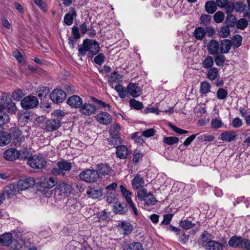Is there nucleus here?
Wrapping results in <instances>:
<instances>
[{
	"mask_svg": "<svg viewBox=\"0 0 250 250\" xmlns=\"http://www.w3.org/2000/svg\"><path fill=\"white\" fill-rule=\"evenodd\" d=\"M100 50V46L98 42L95 40L85 39L83 41V44L79 45L78 51L82 56H85L86 52L92 55H95L98 53Z\"/></svg>",
	"mask_w": 250,
	"mask_h": 250,
	"instance_id": "1",
	"label": "nucleus"
},
{
	"mask_svg": "<svg viewBox=\"0 0 250 250\" xmlns=\"http://www.w3.org/2000/svg\"><path fill=\"white\" fill-rule=\"evenodd\" d=\"M137 197L139 200L145 201V205L147 206L154 205L157 202L154 195L150 192H147L146 188L140 189L137 192Z\"/></svg>",
	"mask_w": 250,
	"mask_h": 250,
	"instance_id": "2",
	"label": "nucleus"
},
{
	"mask_svg": "<svg viewBox=\"0 0 250 250\" xmlns=\"http://www.w3.org/2000/svg\"><path fill=\"white\" fill-rule=\"evenodd\" d=\"M57 166V167L52 168L51 173L54 175L63 176L65 175V172L69 171L72 167L71 163L64 160L58 162Z\"/></svg>",
	"mask_w": 250,
	"mask_h": 250,
	"instance_id": "3",
	"label": "nucleus"
},
{
	"mask_svg": "<svg viewBox=\"0 0 250 250\" xmlns=\"http://www.w3.org/2000/svg\"><path fill=\"white\" fill-rule=\"evenodd\" d=\"M71 191V187L70 185L62 183L60 184L51 190L52 194L54 195L55 198L57 200H61L62 198L64 197L66 194L70 193Z\"/></svg>",
	"mask_w": 250,
	"mask_h": 250,
	"instance_id": "4",
	"label": "nucleus"
},
{
	"mask_svg": "<svg viewBox=\"0 0 250 250\" xmlns=\"http://www.w3.org/2000/svg\"><path fill=\"white\" fill-rule=\"evenodd\" d=\"M27 164L34 169H42L46 165L44 158L40 155H34L28 158Z\"/></svg>",
	"mask_w": 250,
	"mask_h": 250,
	"instance_id": "5",
	"label": "nucleus"
},
{
	"mask_svg": "<svg viewBox=\"0 0 250 250\" xmlns=\"http://www.w3.org/2000/svg\"><path fill=\"white\" fill-rule=\"evenodd\" d=\"M81 180L87 183H94L99 179V175L95 170L86 169L82 171L79 175Z\"/></svg>",
	"mask_w": 250,
	"mask_h": 250,
	"instance_id": "6",
	"label": "nucleus"
},
{
	"mask_svg": "<svg viewBox=\"0 0 250 250\" xmlns=\"http://www.w3.org/2000/svg\"><path fill=\"white\" fill-rule=\"evenodd\" d=\"M39 101L35 96L30 95L24 97L21 102V106L24 109H29L36 107Z\"/></svg>",
	"mask_w": 250,
	"mask_h": 250,
	"instance_id": "7",
	"label": "nucleus"
},
{
	"mask_svg": "<svg viewBox=\"0 0 250 250\" xmlns=\"http://www.w3.org/2000/svg\"><path fill=\"white\" fill-rule=\"evenodd\" d=\"M120 189L126 201L128 204L129 207L132 208L134 214L136 216L138 215V212L137 209L131 198L132 193L130 191L127 190V189L123 185L120 186Z\"/></svg>",
	"mask_w": 250,
	"mask_h": 250,
	"instance_id": "8",
	"label": "nucleus"
},
{
	"mask_svg": "<svg viewBox=\"0 0 250 250\" xmlns=\"http://www.w3.org/2000/svg\"><path fill=\"white\" fill-rule=\"evenodd\" d=\"M66 97V93L61 89H54L50 95L51 100L56 104L62 102Z\"/></svg>",
	"mask_w": 250,
	"mask_h": 250,
	"instance_id": "9",
	"label": "nucleus"
},
{
	"mask_svg": "<svg viewBox=\"0 0 250 250\" xmlns=\"http://www.w3.org/2000/svg\"><path fill=\"white\" fill-rule=\"evenodd\" d=\"M35 180L31 177H28L20 179L17 184V187L20 190H25L32 188L34 186Z\"/></svg>",
	"mask_w": 250,
	"mask_h": 250,
	"instance_id": "10",
	"label": "nucleus"
},
{
	"mask_svg": "<svg viewBox=\"0 0 250 250\" xmlns=\"http://www.w3.org/2000/svg\"><path fill=\"white\" fill-rule=\"evenodd\" d=\"M61 125V121L59 118L50 119L45 122L44 125V129L47 131L57 130Z\"/></svg>",
	"mask_w": 250,
	"mask_h": 250,
	"instance_id": "11",
	"label": "nucleus"
},
{
	"mask_svg": "<svg viewBox=\"0 0 250 250\" xmlns=\"http://www.w3.org/2000/svg\"><path fill=\"white\" fill-rule=\"evenodd\" d=\"M79 110L82 114L86 116H89L95 113L96 110V107L92 104L84 103L82 104Z\"/></svg>",
	"mask_w": 250,
	"mask_h": 250,
	"instance_id": "12",
	"label": "nucleus"
},
{
	"mask_svg": "<svg viewBox=\"0 0 250 250\" xmlns=\"http://www.w3.org/2000/svg\"><path fill=\"white\" fill-rule=\"evenodd\" d=\"M66 206L68 212L74 213L79 211L81 208V204L76 199L70 198L68 200Z\"/></svg>",
	"mask_w": 250,
	"mask_h": 250,
	"instance_id": "13",
	"label": "nucleus"
},
{
	"mask_svg": "<svg viewBox=\"0 0 250 250\" xmlns=\"http://www.w3.org/2000/svg\"><path fill=\"white\" fill-rule=\"evenodd\" d=\"M4 157L9 161H13L17 159H22L20 152L15 148H10L5 151Z\"/></svg>",
	"mask_w": 250,
	"mask_h": 250,
	"instance_id": "14",
	"label": "nucleus"
},
{
	"mask_svg": "<svg viewBox=\"0 0 250 250\" xmlns=\"http://www.w3.org/2000/svg\"><path fill=\"white\" fill-rule=\"evenodd\" d=\"M208 53L212 55H218L220 53V44L216 40H211L208 46Z\"/></svg>",
	"mask_w": 250,
	"mask_h": 250,
	"instance_id": "15",
	"label": "nucleus"
},
{
	"mask_svg": "<svg viewBox=\"0 0 250 250\" xmlns=\"http://www.w3.org/2000/svg\"><path fill=\"white\" fill-rule=\"evenodd\" d=\"M237 136L234 130H228L222 133L219 136V139L223 141L228 142L234 141Z\"/></svg>",
	"mask_w": 250,
	"mask_h": 250,
	"instance_id": "16",
	"label": "nucleus"
},
{
	"mask_svg": "<svg viewBox=\"0 0 250 250\" xmlns=\"http://www.w3.org/2000/svg\"><path fill=\"white\" fill-rule=\"evenodd\" d=\"M17 186L15 184H10L6 186L3 190L2 194L4 197L11 198L16 195L17 192Z\"/></svg>",
	"mask_w": 250,
	"mask_h": 250,
	"instance_id": "17",
	"label": "nucleus"
},
{
	"mask_svg": "<svg viewBox=\"0 0 250 250\" xmlns=\"http://www.w3.org/2000/svg\"><path fill=\"white\" fill-rule=\"evenodd\" d=\"M96 120L100 124L108 125L111 122V116L107 113L102 112L95 116Z\"/></svg>",
	"mask_w": 250,
	"mask_h": 250,
	"instance_id": "18",
	"label": "nucleus"
},
{
	"mask_svg": "<svg viewBox=\"0 0 250 250\" xmlns=\"http://www.w3.org/2000/svg\"><path fill=\"white\" fill-rule=\"evenodd\" d=\"M67 103L72 107L80 108L83 104V100L80 97L77 95H73L68 98Z\"/></svg>",
	"mask_w": 250,
	"mask_h": 250,
	"instance_id": "19",
	"label": "nucleus"
},
{
	"mask_svg": "<svg viewBox=\"0 0 250 250\" xmlns=\"http://www.w3.org/2000/svg\"><path fill=\"white\" fill-rule=\"evenodd\" d=\"M13 237L11 233H4L0 235V245L8 247L13 242Z\"/></svg>",
	"mask_w": 250,
	"mask_h": 250,
	"instance_id": "20",
	"label": "nucleus"
},
{
	"mask_svg": "<svg viewBox=\"0 0 250 250\" xmlns=\"http://www.w3.org/2000/svg\"><path fill=\"white\" fill-rule=\"evenodd\" d=\"M77 16L76 12L75 9L71 7L69 12L66 14L64 17L63 21L67 25L70 26L72 24L74 18Z\"/></svg>",
	"mask_w": 250,
	"mask_h": 250,
	"instance_id": "21",
	"label": "nucleus"
},
{
	"mask_svg": "<svg viewBox=\"0 0 250 250\" xmlns=\"http://www.w3.org/2000/svg\"><path fill=\"white\" fill-rule=\"evenodd\" d=\"M144 184V178L138 174L135 176L131 182L132 186L135 189H142Z\"/></svg>",
	"mask_w": 250,
	"mask_h": 250,
	"instance_id": "22",
	"label": "nucleus"
},
{
	"mask_svg": "<svg viewBox=\"0 0 250 250\" xmlns=\"http://www.w3.org/2000/svg\"><path fill=\"white\" fill-rule=\"evenodd\" d=\"M206 250H223V245L216 241H208L204 245Z\"/></svg>",
	"mask_w": 250,
	"mask_h": 250,
	"instance_id": "23",
	"label": "nucleus"
},
{
	"mask_svg": "<svg viewBox=\"0 0 250 250\" xmlns=\"http://www.w3.org/2000/svg\"><path fill=\"white\" fill-rule=\"evenodd\" d=\"M116 154L119 158L125 159L128 154V150L125 146H119L116 147Z\"/></svg>",
	"mask_w": 250,
	"mask_h": 250,
	"instance_id": "24",
	"label": "nucleus"
},
{
	"mask_svg": "<svg viewBox=\"0 0 250 250\" xmlns=\"http://www.w3.org/2000/svg\"><path fill=\"white\" fill-rule=\"evenodd\" d=\"M96 172L99 175L103 176L109 174L111 170V167L107 164H101L97 166Z\"/></svg>",
	"mask_w": 250,
	"mask_h": 250,
	"instance_id": "25",
	"label": "nucleus"
},
{
	"mask_svg": "<svg viewBox=\"0 0 250 250\" xmlns=\"http://www.w3.org/2000/svg\"><path fill=\"white\" fill-rule=\"evenodd\" d=\"M86 193L92 198H98L102 196V190L100 188H89L86 190Z\"/></svg>",
	"mask_w": 250,
	"mask_h": 250,
	"instance_id": "26",
	"label": "nucleus"
},
{
	"mask_svg": "<svg viewBox=\"0 0 250 250\" xmlns=\"http://www.w3.org/2000/svg\"><path fill=\"white\" fill-rule=\"evenodd\" d=\"M12 138V135L7 132H0V146H5L9 144Z\"/></svg>",
	"mask_w": 250,
	"mask_h": 250,
	"instance_id": "27",
	"label": "nucleus"
},
{
	"mask_svg": "<svg viewBox=\"0 0 250 250\" xmlns=\"http://www.w3.org/2000/svg\"><path fill=\"white\" fill-rule=\"evenodd\" d=\"M57 184V181L53 178H44L41 183V187L43 188H50Z\"/></svg>",
	"mask_w": 250,
	"mask_h": 250,
	"instance_id": "28",
	"label": "nucleus"
},
{
	"mask_svg": "<svg viewBox=\"0 0 250 250\" xmlns=\"http://www.w3.org/2000/svg\"><path fill=\"white\" fill-rule=\"evenodd\" d=\"M127 89L128 93L133 97H137L141 94V91L134 83H130L127 86Z\"/></svg>",
	"mask_w": 250,
	"mask_h": 250,
	"instance_id": "29",
	"label": "nucleus"
},
{
	"mask_svg": "<svg viewBox=\"0 0 250 250\" xmlns=\"http://www.w3.org/2000/svg\"><path fill=\"white\" fill-rule=\"evenodd\" d=\"M231 46L232 44L229 40L226 39L223 40L220 44V53H227L230 49Z\"/></svg>",
	"mask_w": 250,
	"mask_h": 250,
	"instance_id": "30",
	"label": "nucleus"
},
{
	"mask_svg": "<svg viewBox=\"0 0 250 250\" xmlns=\"http://www.w3.org/2000/svg\"><path fill=\"white\" fill-rule=\"evenodd\" d=\"M241 239L242 237L234 235L229 239L228 245L231 248H240Z\"/></svg>",
	"mask_w": 250,
	"mask_h": 250,
	"instance_id": "31",
	"label": "nucleus"
},
{
	"mask_svg": "<svg viewBox=\"0 0 250 250\" xmlns=\"http://www.w3.org/2000/svg\"><path fill=\"white\" fill-rule=\"evenodd\" d=\"M216 1L218 6L225 8L228 12L234 10V6L231 3L229 2L228 0H216Z\"/></svg>",
	"mask_w": 250,
	"mask_h": 250,
	"instance_id": "32",
	"label": "nucleus"
},
{
	"mask_svg": "<svg viewBox=\"0 0 250 250\" xmlns=\"http://www.w3.org/2000/svg\"><path fill=\"white\" fill-rule=\"evenodd\" d=\"M217 5L213 0L207 1L205 5L206 11L209 14L214 13L217 10Z\"/></svg>",
	"mask_w": 250,
	"mask_h": 250,
	"instance_id": "33",
	"label": "nucleus"
},
{
	"mask_svg": "<svg viewBox=\"0 0 250 250\" xmlns=\"http://www.w3.org/2000/svg\"><path fill=\"white\" fill-rule=\"evenodd\" d=\"M206 32L204 28L198 27L196 28L193 32L195 38L198 40H202L205 37Z\"/></svg>",
	"mask_w": 250,
	"mask_h": 250,
	"instance_id": "34",
	"label": "nucleus"
},
{
	"mask_svg": "<svg viewBox=\"0 0 250 250\" xmlns=\"http://www.w3.org/2000/svg\"><path fill=\"white\" fill-rule=\"evenodd\" d=\"M207 78L213 81L216 79L219 76V71L216 67H212L208 70L207 74Z\"/></svg>",
	"mask_w": 250,
	"mask_h": 250,
	"instance_id": "35",
	"label": "nucleus"
},
{
	"mask_svg": "<svg viewBox=\"0 0 250 250\" xmlns=\"http://www.w3.org/2000/svg\"><path fill=\"white\" fill-rule=\"evenodd\" d=\"M119 227L123 230V234L124 235L128 234L132 232V225L129 223L123 221L119 225Z\"/></svg>",
	"mask_w": 250,
	"mask_h": 250,
	"instance_id": "36",
	"label": "nucleus"
},
{
	"mask_svg": "<svg viewBox=\"0 0 250 250\" xmlns=\"http://www.w3.org/2000/svg\"><path fill=\"white\" fill-rule=\"evenodd\" d=\"M115 89L118 93L119 97L122 98H125L128 93V89L120 84L116 85Z\"/></svg>",
	"mask_w": 250,
	"mask_h": 250,
	"instance_id": "37",
	"label": "nucleus"
},
{
	"mask_svg": "<svg viewBox=\"0 0 250 250\" xmlns=\"http://www.w3.org/2000/svg\"><path fill=\"white\" fill-rule=\"evenodd\" d=\"M108 143L111 146H113L121 144L122 139L120 135H110V138L108 139Z\"/></svg>",
	"mask_w": 250,
	"mask_h": 250,
	"instance_id": "38",
	"label": "nucleus"
},
{
	"mask_svg": "<svg viewBox=\"0 0 250 250\" xmlns=\"http://www.w3.org/2000/svg\"><path fill=\"white\" fill-rule=\"evenodd\" d=\"M214 60L211 56H208L203 61L202 66L205 69H210L212 67Z\"/></svg>",
	"mask_w": 250,
	"mask_h": 250,
	"instance_id": "39",
	"label": "nucleus"
},
{
	"mask_svg": "<svg viewBox=\"0 0 250 250\" xmlns=\"http://www.w3.org/2000/svg\"><path fill=\"white\" fill-rule=\"evenodd\" d=\"M197 136V139L199 141H202L205 142H212L214 140L215 137L211 135L202 134L201 133L196 134Z\"/></svg>",
	"mask_w": 250,
	"mask_h": 250,
	"instance_id": "40",
	"label": "nucleus"
},
{
	"mask_svg": "<svg viewBox=\"0 0 250 250\" xmlns=\"http://www.w3.org/2000/svg\"><path fill=\"white\" fill-rule=\"evenodd\" d=\"M237 19L236 17L232 14H228L226 17L225 23L226 25L232 27L236 24Z\"/></svg>",
	"mask_w": 250,
	"mask_h": 250,
	"instance_id": "41",
	"label": "nucleus"
},
{
	"mask_svg": "<svg viewBox=\"0 0 250 250\" xmlns=\"http://www.w3.org/2000/svg\"><path fill=\"white\" fill-rule=\"evenodd\" d=\"M50 92V89L47 86H42L39 88L37 91L38 96L40 99H42L46 97Z\"/></svg>",
	"mask_w": 250,
	"mask_h": 250,
	"instance_id": "42",
	"label": "nucleus"
},
{
	"mask_svg": "<svg viewBox=\"0 0 250 250\" xmlns=\"http://www.w3.org/2000/svg\"><path fill=\"white\" fill-rule=\"evenodd\" d=\"M113 210L115 214H123L126 211V208L123 207L120 203H116Z\"/></svg>",
	"mask_w": 250,
	"mask_h": 250,
	"instance_id": "43",
	"label": "nucleus"
},
{
	"mask_svg": "<svg viewBox=\"0 0 250 250\" xmlns=\"http://www.w3.org/2000/svg\"><path fill=\"white\" fill-rule=\"evenodd\" d=\"M211 86L210 84L205 81L201 83L200 91L202 94H206L210 91Z\"/></svg>",
	"mask_w": 250,
	"mask_h": 250,
	"instance_id": "44",
	"label": "nucleus"
},
{
	"mask_svg": "<svg viewBox=\"0 0 250 250\" xmlns=\"http://www.w3.org/2000/svg\"><path fill=\"white\" fill-rule=\"evenodd\" d=\"M229 27L227 25L222 27L220 30L218 31V35L219 36L223 38L228 37L230 33Z\"/></svg>",
	"mask_w": 250,
	"mask_h": 250,
	"instance_id": "45",
	"label": "nucleus"
},
{
	"mask_svg": "<svg viewBox=\"0 0 250 250\" xmlns=\"http://www.w3.org/2000/svg\"><path fill=\"white\" fill-rule=\"evenodd\" d=\"M211 21V16L207 14H202L200 17V23L204 26H208Z\"/></svg>",
	"mask_w": 250,
	"mask_h": 250,
	"instance_id": "46",
	"label": "nucleus"
},
{
	"mask_svg": "<svg viewBox=\"0 0 250 250\" xmlns=\"http://www.w3.org/2000/svg\"><path fill=\"white\" fill-rule=\"evenodd\" d=\"M179 138L176 137H165L164 138L163 142L167 145H173L177 144Z\"/></svg>",
	"mask_w": 250,
	"mask_h": 250,
	"instance_id": "47",
	"label": "nucleus"
},
{
	"mask_svg": "<svg viewBox=\"0 0 250 250\" xmlns=\"http://www.w3.org/2000/svg\"><path fill=\"white\" fill-rule=\"evenodd\" d=\"M228 91L224 88H220L216 92V97L219 100H225L227 97Z\"/></svg>",
	"mask_w": 250,
	"mask_h": 250,
	"instance_id": "48",
	"label": "nucleus"
},
{
	"mask_svg": "<svg viewBox=\"0 0 250 250\" xmlns=\"http://www.w3.org/2000/svg\"><path fill=\"white\" fill-rule=\"evenodd\" d=\"M144 157V154L141 153L139 150L136 149L133 154L132 161L135 164H137L140 160Z\"/></svg>",
	"mask_w": 250,
	"mask_h": 250,
	"instance_id": "49",
	"label": "nucleus"
},
{
	"mask_svg": "<svg viewBox=\"0 0 250 250\" xmlns=\"http://www.w3.org/2000/svg\"><path fill=\"white\" fill-rule=\"evenodd\" d=\"M122 76L116 71L112 72L110 77L109 82L114 83H119L122 81Z\"/></svg>",
	"mask_w": 250,
	"mask_h": 250,
	"instance_id": "50",
	"label": "nucleus"
},
{
	"mask_svg": "<svg viewBox=\"0 0 250 250\" xmlns=\"http://www.w3.org/2000/svg\"><path fill=\"white\" fill-rule=\"evenodd\" d=\"M11 132L12 133L13 138L15 140H17L18 142L21 140V131L16 127H13L11 128Z\"/></svg>",
	"mask_w": 250,
	"mask_h": 250,
	"instance_id": "51",
	"label": "nucleus"
},
{
	"mask_svg": "<svg viewBox=\"0 0 250 250\" xmlns=\"http://www.w3.org/2000/svg\"><path fill=\"white\" fill-rule=\"evenodd\" d=\"M240 248L243 250H250V240L242 237Z\"/></svg>",
	"mask_w": 250,
	"mask_h": 250,
	"instance_id": "52",
	"label": "nucleus"
},
{
	"mask_svg": "<svg viewBox=\"0 0 250 250\" xmlns=\"http://www.w3.org/2000/svg\"><path fill=\"white\" fill-rule=\"evenodd\" d=\"M195 224L192 223L191 221L188 220L181 221L180 222V226L185 229H188L192 228Z\"/></svg>",
	"mask_w": 250,
	"mask_h": 250,
	"instance_id": "53",
	"label": "nucleus"
},
{
	"mask_svg": "<svg viewBox=\"0 0 250 250\" xmlns=\"http://www.w3.org/2000/svg\"><path fill=\"white\" fill-rule=\"evenodd\" d=\"M232 41L233 45L235 47V48H238L241 44L242 37L240 35H236L233 37Z\"/></svg>",
	"mask_w": 250,
	"mask_h": 250,
	"instance_id": "54",
	"label": "nucleus"
},
{
	"mask_svg": "<svg viewBox=\"0 0 250 250\" xmlns=\"http://www.w3.org/2000/svg\"><path fill=\"white\" fill-rule=\"evenodd\" d=\"M214 61L217 66H222L225 63V57L222 55H217V56L215 57Z\"/></svg>",
	"mask_w": 250,
	"mask_h": 250,
	"instance_id": "55",
	"label": "nucleus"
},
{
	"mask_svg": "<svg viewBox=\"0 0 250 250\" xmlns=\"http://www.w3.org/2000/svg\"><path fill=\"white\" fill-rule=\"evenodd\" d=\"M129 104L131 107L137 110L141 109L143 107V105L142 103L137 101L134 99L130 100Z\"/></svg>",
	"mask_w": 250,
	"mask_h": 250,
	"instance_id": "56",
	"label": "nucleus"
},
{
	"mask_svg": "<svg viewBox=\"0 0 250 250\" xmlns=\"http://www.w3.org/2000/svg\"><path fill=\"white\" fill-rule=\"evenodd\" d=\"M127 250H144V249L140 243L133 242L128 246Z\"/></svg>",
	"mask_w": 250,
	"mask_h": 250,
	"instance_id": "57",
	"label": "nucleus"
},
{
	"mask_svg": "<svg viewBox=\"0 0 250 250\" xmlns=\"http://www.w3.org/2000/svg\"><path fill=\"white\" fill-rule=\"evenodd\" d=\"M224 14L221 11L217 12L213 16L214 21L216 23H221L224 20Z\"/></svg>",
	"mask_w": 250,
	"mask_h": 250,
	"instance_id": "58",
	"label": "nucleus"
},
{
	"mask_svg": "<svg viewBox=\"0 0 250 250\" xmlns=\"http://www.w3.org/2000/svg\"><path fill=\"white\" fill-rule=\"evenodd\" d=\"M9 121V116L4 112L0 113V126L7 123Z\"/></svg>",
	"mask_w": 250,
	"mask_h": 250,
	"instance_id": "59",
	"label": "nucleus"
},
{
	"mask_svg": "<svg viewBox=\"0 0 250 250\" xmlns=\"http://www.w3.org/2000/svg\"><path fill=\"white\" fill-rule=\"evenodd\" d=\"M121 126L117 123L113 124L109 129L110 135H119V131L121 130Z\"/></svg>",
	"mask_w": 250,
	"mask_h": 250,
	"instance_id": "60",
	"label": "nucleus"
},
{
	"mask_svg": "<svg viewBox=\"0 0 250 250\" xmlns=\"http://www.w3.org/2000/svg\"><path fill=\"white\" fill-rule=\"evenodd\" d=\"M23 96L22 91L20 89L15 90L12 93V97L14 100L20 101Z\"/></svg>",
	"mask_w": 250,
	"mask_h": 250,
	"instance_id": "61",
	"label": "nucleus"
},
{
	"mask_svg": "<svg viewBox=\"0 0 250 250\" xmlns=\"http://www.w3.org/2000/svg\"><path fill=\"white\" fill-rule=\"evenodd\" d=\"M248 24L247 20L242 18L237 21L236 25L238 29H244L248 26Z\"/></svg>",
	"mask_w": 250,
	"mask_h": 250,
	"instance_id": "62",
	"label": "nucleus"
},
{
	"mask_svg": "<svg viewBox=\"0 0 250 250\" xmlns=\"http://www.w3.org/2000/svg\"><path fill=\"white\" fill-rule=\"evenodd\" d=\"M143 136L144 135H142V133L140 134V133L136 132L132 135V138L134 139L136 143L142 144L144 142Z\"/></svg>",
	"mask_w": 250,
	"mask_h": 250,
	"instance_id": "63",
	"label": "nucleus"
},
{
	"mask_svg": "<svg viewBox=\"0 0 250 250\" xmlns=\"http://www.w3.org/2000/svg\"><path fill=\"white\" fill-rule=\"evenodd\" d=\"M223 125L222 121L219 119H213L211 122V127L214 129L220 128Z\"/></svg>",
	"mask_w": 250,
	"mask_h": 250,
	"instance_id": "64",
	"label": "nucleus"
}]
</instances>
